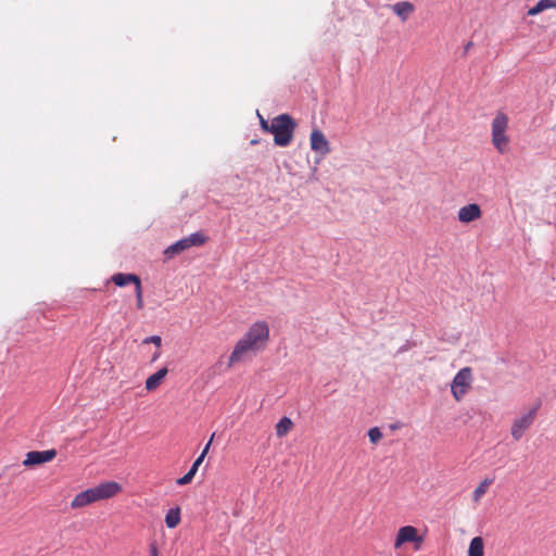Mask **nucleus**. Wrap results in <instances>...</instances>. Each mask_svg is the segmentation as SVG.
I'll return each mask as SVG.
<instances>
[{"instance_id":"f257e3e1","label":"nucleus","mask_w":556,"mask_h":556,"mask_svg":"<svg viewBox=\"0 0 556 556\" xmlns=\"http://www.w3.org/2000/svg\"><path fill=\"white\" fill-rule=\"evenodd\" d=\"M269 338V329L266 323L258 321L253 324L248 332L240 339L233 348L229 356L228 366L241 361V358L250 351L262 349Z\"/></svg>"},{"instance_id":"f03ea898","label":"nucleus","mask_w":556,"mask_h":556,"mask_svg":"<svg viewBox=\"0 0 556 556\" xmlns=\"http://www.w3.org/2000/svg\"><path fill=\"white\" fill-rule=\"evenodd\" d=\"M122 490L121 485L114 481H106L94 488L79 492L71 503L72 508H81L100 500H106L115 496Z\"/></svg>"},{"instance_id":"7ed1b4c3","label":"nucleus","mask_w":556,"mask_h":556,"mask_svg":"<svg viewBox=\"0 0 556 556\" xmlns=\"http://www.w3.org/2000/svg\"><path fill=\"white\" fill-rule=\"evenodd\" d=\"M296 128L294 118L287 114H280L270 122V134L274 135V143L278 147H288Z\"/></svg>"},{"instance_id":"20e7f679","label":"nucleus","mask_w":556,"mask_h":556,"mask_svg":"<svg viewBox=\"0 0 556 556\" xmlns=\"http://www.w3.org/2000/svg\"><path fill=\"white\" fill-rule=\"evenodd\" d=\"M507 127V115L498 112L492 121V143L501 154L507 152V146L509 142V138L506 136Z\"/></svg>"},{"instance_id":"39448f33","label":"nucleus","mask_w":556,"mask_h":556,"mask_svg":"<svg viewBox=\"0 0 556 556\" xmlns=\"http://www.w3.org/2000/svg\"><path fill=\"white\" fill-rule=\"evenodd\" d=\"M471 381L472 371L470 367H464L455 375L452 381L451 392L457 402H459L467 393Z\"/></svg>"},{"instance_id":"423d86ee","label":"nucleus","mask_w":556,"mask_h":556,"mask_svg":"<svg viewBox=\"0 0 556 556\" xmlns=\"http://www.w3.org/2000/svg\"><path fill=\"white\" fill-rule=\"evenodd\" d=\"M424 542L422 536L418 534V530L413 526L401 527L397 531L394 547L399 548L405 543H415V549L419 551Z\"/></svg>"},{"instance_id":"0eeeda50","label":"nucleus","mask_w":556,"mask_h":556,"mask_svg":"<svg viewBox=\"0 0 556 556\" xmlns=\"http://www.w3.org/2000/svg\"><path fill=\"white\" fill-rule=\"evenodd\" d=\"M538 412V406L533 407L530 412L522 415L521 417L515 419L511 426V437L518 441L522 438L525 432L530 428L533 424L535 415Z\"/></svg>"},{"instance_id":"6e6552de","label":"nucleus","mask_w":556,"mask_h":556,"mask_svg":"<svg viewBox=\"0 0 556 556\" xmlns=\"http://www.w3.org/2000/svg\"><path fill=\"white\" fill-rule=\"evenodd\" d=\"M311 149L320 154L321 157L330 153L329 141L321 130L314 128L311 132Z\"/></svg>"},{"instance_id":"1a4fd4ad","label":"nucleus","mask_w":556,"mask_h":556,"mask_svg":"<svg viewBox=\"0 0 556 556\" xmlns=\"http://www.w3.org/2000/svg\"><path fill=\"white\" fill-rule=\"evenodd\" d=\"M56 455L55 450L31 451L26 454L23 465L26 467L51 462Z\"/></svg>"},{"instance_id":"9d476101","label":"nucleus","mask_w":556,"mask_h":556,"mask_svg":"<svg viewBox=\"0 0 556 556\" xmlns=\"http://www.w3.org/2000/svg\"><path fill=\"white\" fill-rule=\"evenodd\" d=\"M481 214L480 206L476 203H471L460 207L458 211V219L462 223H470L480 218Z\"/></svg>"},{"instance_id":"9b49d317","label":"nucleus","mask_w":556,"mask_h":556,"mask_svg":"<svg viewBox=\"0 0 556 556\" xmlns=\"http://www.w3.org/2000/svg\"><path fill=\"white\" fill-rule=\"evenodd\" d=\"M111 279L117 287H125L128 283H134L135 288H137L141 285V280L136 274L117 273L113 275Z\"/></svg>"},{"instance_id":"f8f14e48","label":"nucleus","mask_w":556,"mask_h":556,"mask_svg":"<svg viewBox=\"0 0 556 556\" xmlns=\"http://www.w3.org/2000/svg\"><path fill=\"white\" fill-rule=\"evenodd\" d=\"M392 11L405 22L408 16L415 11V7L409 1H400L392 5Z\"/></svg>"},{"instance_id":"ddd939ff","label":"nucleus","mask_w":556,"mask_h":556,"mask_svg":"<svg viewBox=\"0 0 556 556\" xmlns=\"http://www.w3.org/2000/svg\"><path fill=\"white\" fill-rule=\"evenodd\" d=\"M168 370L166 367H163L161 369H159L156 372H154L153 375H151L147 380H146V389L148 391H154L155 389H157L160 387V384L162 383L163 379L166 377Z\"/></svg>"},{"instance_id":"4468645a","label":"nucleus","mask_w":556,"mask_h":556,"mask_svg":"<svg viewBox=\"0 0 556 556\" xmlns=\"http://www.w3.org/2000/svg\"><path fill=\"white\" fill-rule=\"evenodd\" d=\"M187 241L185 238L176 241L164 250V254L167 258H172L175 255L188 250Z\"/></svg>"},{"instance_id":"2eb2a0df","label":"nucleus","mask_w":556,"mask_h":556,"mask_svg":"<svg viewBox=\"0 0 556 556\" xmlns=\"http://www.w3.org/2000/svg\"><path fill=\"white\" fill-rule=\"evenodd\" d=\"M293 428V421L289 417H282L275 426L276 435L283 438Z\"/></svg>"},{"instance_id":"dca6fc26","label":"nucleus","mask_w":556,"mask_h":556,"mask_svg":"<svg viewBox=\"0 0 556 556\" xmlns=\"http://www.w3.org/2000/svg\"><path fill=\"white\" fill-rule=\"evenodd\" d=\"M207 239L208 238L202 231L193 232L190 236L185 237L189 249L192 247H201L205 244Z\"/></svg>"},{"instance_id":"f3484780","label":"nucleus","mask_w":556,"mask_h":556,"mask_svg":"<svg viewBox=\"0 0 556 556\" xmlns=\"http://www.w3.org/2000/svg\"><path fill=\"white\" fill-rule=\"evenodd\" d=\"M180 522V508H170L165 516V523L167 528H176Z\"/></svg>"},{"instance_id":"a211bd4d","label":"nucleus","mask_w":556,"mask_h":556,"mask_svg":"<svg viewBox=\"0 0 556 556\" xmlns=\"http://www.w3.org/2000/svg\"><path fill=\"white\" fill-rule=\"evenodd\" d=\"M483 540L481 536H476L471 540L468 549V556H483Z\"/></svg>"},{"instance_id":"6ab92c4d","label":"nucleus","mask_w":556,"mask_h":556,"mask_svg":"<svg viewBox=\"0 0 556 556\" xmlns=\"http://www.w3.org/2000/svg\"><path fill=\"white\" fill-rule=\"evenodd\" d=\"M556 1L555 0H540L533 8L529 10L530 15H535L545 9L548 8H555Z\"/></svg>"},{"instance_id":"aec40b11","label":"nucleus","mask_w":556,"mask_h":556,"mask_svg":"<svg viewBox=\"0 0 556 556\" xmlns=\"http://www.w3.org/2000/svg\"><path fill=\"white\" fill-rule=\"evenodd\" d=\"M493 482L491 479H484L473 491L472 500L479 502L486 493L489 485Z\"/></svg>"},{"instance_id":"412c9836","label":"nucleus","mask_w":556,"mask_h":556,"mask_svg":"<svg viewBox=\"0 0 556 556\" xmlns=\"http://www.w3.org/2000/svg\"><path fill=\"white\" fill-rule=\"evenodd\" d=\"M213 438H214V433L212 434L210 441L207 442V444L205 445V447L203 448L202 453L200 454V456L194 460V463L192 464L191 468L189 470H193L194 473H197L198 471V468L199 466L202 464L205 455L207 454L208 452V448L211 446V443L213 441Z\"/></svg>"},{"instance_id":"4be33fe9","label":"nucleus","mask_w":556,"mask_h":556,"mask_svg":"<svg viewBox=\"0 0 556 556\" xmlns=\"http://www.w3.org/2000/svg\"><path fill=\"white\" fill-rule=\"evenodd\" d=\"M368 437H369L370 442L376 444L382 438V432L380 431V429L378 427H374V428L369 429Z\"/></svg>"},{"instance_id":"5701e85b","label":"nucleus","mask_w":556,"mask_h":556,"mask_svg":"<svg viewBox=\"0 0 556 556\" xmlns=\"http://www.w3.org/2000/svg\"><path fill=\"white\" fill-rule=\"evenodd\" d=\"M195 476L194 471L193 470H189L185 476H182L181 478H179L176 483L178 485H185V484H188L192 481L193 477Z\"/></svg>"},{"instance_id":"b1692460","label":"nucleus","mask_w":556,"mask_h":556,"mask_svg":"<svg viewBox=\"0 0 556 556\" xmlns=\"http://www.w3.org/2000/svg\"><path fill=\"white\" fill-rule=\"evenodd\" d=\"M136 293V301H137V308L142 309L143 308V296H142V286L135 288Z\"/></svg>"},{"instance_id":"393cba45","label":"nucleus","mask_w":556,"mask_h":556,"mask_svg":"<svg viewBox=\"0 0 556 556\" xmlns=\"http://www.w3.org/2000/svg\"><path fill=\"white\" fill-rule=\"evenodd\" d=\"M260 125L263 131L270 132V123H268L258 112Z\"/></svg>"},{"instance_id":"a878e982","label":"nucleus","mask_w":556,"mask_h":556,"mask_svg":"<svg viewBox=\"0 0 556 556\" xmlns=\"http://www.w3.org/2000/svg\"><path fill=\"white\" fill-rule=\"evenodd\" d=\"M161 342H162V339L160 336H151V337H148L143 340V343L147 344V343H154L156 346H160L161 345Z\"/></svg>"},{"instance_id":"bb28decb","label":"nucleus","mask_w":556,"mask_h":556,"mask_svg":"<svg viewBox=\"0 0 556 556\" xmlns=\"http://www.w3.org/2000/svg\"><path fill=\"white\" fill-rule=\"evenodd\" d=\"M150 556H159L157 547L154 543L150 545Z\"/></svg>"},{"instance_id":"cd10ccee","label":"nucleus","mask_w":556,"mask_h":556,"mask_svg":"<svg viewBox=\"0 0 556 556\" xmlns=\"http://www.w3.org/2000/svg\"><path fill=\"white\" fill-rule=\"evenodd\" d=\"M473 46V43L471 41H469L466 46H465V52H468V50Z\"/></svg>"}]
</instances>
